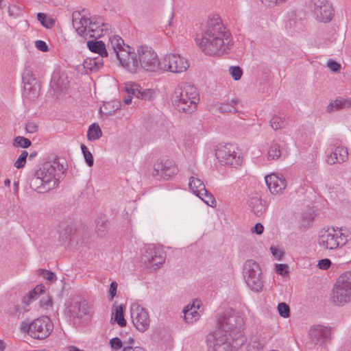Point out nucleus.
Here are the masks:
<instances>
[{"instance_id":"50","label":"nucleus","mask_w":351,"mask_h":351,"mask_svg":"<svg viewBox=\"0 0 351 351\" xmlns=\"http://www.w3.org/2000/svg\"><path fill=\"white\" fill-rule=\"evenodd\" d=\"M108 228V222L105 220L101 219L97 221V226H96V230L97 232V234L100 237H103L105 234V232H106Z\"/></svg>"},{"instance_id":"38","label":"nucleus","mask_w":351,"mask_h":351,"mask_svg":"<svg viewBox=\"0 0 351 351\" xmlns=\"http://www.w3.org/2000/svg\"><path fill=\"white\" fill-rule=\"evenodd\" d=\"M265 343V340H261L258 337H253L250 339L248 351H262Z\"/></svg>"},{"instance_id":"7","label":"nucleus","mask_w":351,"mask_h":351,"mask_svg":"<svg viewBox=\"0 0 351 351\" xmlns=\"http://www.w3.org/2000/svg\"><path fill=\"white\" fill-rule=\"evenodd\" d=\"M139 69L148 72H156L160 70L162 61L158 59L156 52L148 46H139L137 47Z\"/></svg>"},{"instance_id":"23","label":"nucleus","mask_w":351,"mask_h":351,"mask_svg":"<svg viewBox=\"0 0 351 351\" xmlns=\"http://www.w3.org/2000/svg\"><path fill=\"white\" fill-rule=\"evenodd\" d=\"M127 47H130V46L125 45L123 40L120 36L113 35L109 38L108 48L111 57L117 58V53L126 49Z\"/></svg>"},{"instance_id":"45","label":"nucleus","mask_w":351,"mask_h":351,"mask_svg":"<svg viewBox=\"0 0 351 351\" xmlns=\"http://www.w3.org/2000/svg\"><path fill=\"white\" fill-rule=\"evenodd\" d=\"M31 143L29 139L23 136H17L14 140V146L15 147L27 148L31 145Z\"/></svg>"},{"instance_id":"20","label":"nucleus","mask_w":351,"mask_h":351,"mask_svg":"<svg viewBox=\"0 0 351 351\" xmlns=\"http://www.w3.org/2000/svg\"><path fill=\"white\" fill-rule=\"evenodd\" d=\"M125 91L129 95H133L138 99L151 101L155 97L153 89H143L137 84H130L125 86Z\"/></svg>"},{"instance_id":"49","label":"nucleus","mask_w":351,"mask_h":351,"mask_svg":"<svg viewBox=\"0 0 351 351\" xmlns=\"http://www.w3.org/2000/svg\"><path fill=\"white\" fill-rule=\"evenodd\" d=\"M229 73L234 80L237 81L241 79L243 71L239 66H231L229 67Z\"/></svg>"},{"instance_id":"33","label":"nucleus","mask_w":351,"mask_h":351,"mask_svg":"<svg viewBox=\"0 0 351 351\" xmlns=\"http://www.w3.org/2000/svg\"><path fill=\"white\" fill-rule=\"evenodd\" d=\"M30 187L35 191L40 193H44L49 191V187L46 186L41 178H39L37 176V171L36 172L34 177L30 181Z\"/></svg>"},{"instance_id":"37","label":"nucleus","mask_w":351,"mask_h":351,"mask_svg":"<svg viewBox=\"0 0 351 351\" xmlns=\"http://www.w3.org/2000/svg\"><path fill=\"white\" fill-rule=\"evenodd\" d=\"M270 126L275 130L284 128L287 124V119L285 117H281L277 115L272 117L270 119Z\"/></svg>"},{"instance_id":"44","label":"nucleus","mask_w":351,"mask_h":351,"mask_svg":"<svg viewBox=\"0 0 351 351\" xmlns=\"http://www.w3.org/2000/svg\"><path fill=\"white\" fill-rule=\"evenodd\" d=\"M38 86L37 84H24V90L25 92L28 95L29 97L34 98L38 95Z\"/></svg>"},{"instance_id":"47","label":"nucleus","mask_w":351,"mask_h":351,"mask_svg":"<svg viewBox=\"0 0 351 351\" xmlns=\"http://www.w3.org/2000/svg\"><path fill=\"white\" fill-rule=\"evenodd\" d=\"M27 156V152L23 151L19 156L18 159L14 162V166L19 169L23 168L25 165Z\"/></svg>"},{"instance_id":"19","label":"nucleus","mask_w":351,"mask_h":351,"mask_svg":"<svg viewBox=\"0 0 351 351\" xmlns=\"http://www.w3.org/2000/svg\"><path fill=\"white\" fill-rule=\"evenodd\" d=\"M265 179L268 189L274 195L282 193L287 186L286 180L282 174L271 173L265 176Z\"/></svg>"},{"instance_id":"13","label":"nucleus","mask_w":351,"mask_h":351,"mask_svg":"<svg viewBox=\"0 0 351 351\" xmlns=\"http://www.w3.org/2000/svg\"><path fill=\"white\" fill-rule=\"evenodd\" d=\"M57 170L61 171L60 165L54 162L45 163L37 171V176L41 178L45 185L49 187V191L55 188L58 183V178H56Z\"/></svg>"},{"instance_id":"15","label":"nucleus","mask_w":351,"mask_h":351,"mask_svg":"<svg viewBox=\"0 0 351 351\" xmlns=\"http://www.w3.org/2000/svg\"><path fill=\"white\" fill-rule=\"evenodd\" d=\"M122 67L131 73H136L139 70L138 51H132L131 47H127L117 53L116 58Z\"/></svg>"},{"instance_id":"22","label":"nucleus","mask_w":351,"mask_h":351,"mask_svg":"<svg viewBox=\"0 0 351 351\" xmlns=\"http://www.w3.org/2000/svg\"><path fill=\"white\" fill-rule=\"evenodd\" d=\"M230 342H232V339L228 335V334H227V335H225V332L219 328L215 332H213L212 334L208 335L207 338V343L208 346V348L217 346H223L226 343Z\"/></svg>"},{"instance_id":"5","label":"nucleus","mask_w":351,"mask_h":351,"mask_svg":"<svg viewBox=\"0 0 351 351\" xmlns=\"http://www.w3.org/2000/svg\"><path fill=\"white\" fill-rule=\"evenodd\" d=\"M330 300L332 304L339 307L351 302V271L343 273L337 278Z\"/></svg>"},{"instance_id":"43","label":"nucleus","mask_w":351,"mask_h":351,"mask_svg":"<svg viewBox=\"0 0 351 351\" xmlns=\"http://www.w3.org/2000/svg\"><path fill=\"white\" fill-rule=\"evenodd\" d=\"M184 317L186 322L188 324H193L199 319L200 312H190L187 308L183 309Z\"/></svg>"},{"instance_id":"6","label":"nucleus","mask_w":351,"mask_h":351,"mask_svg":"<svg viewBox=\"0 0 351 351\" xmlns=\"http://www.w3.org/2000/svg\"><path fill=\"white\" fill-rule=\"evenodd\" d=\"M53 329V323L47 316L40 317L32 322L23 321L20 326L22 333H27L32 338L36 339H45L49 336Z\"/></svg>"},{"instance_id":"61","label":"nucleus","mask_w":351,"mask_h":351,"mask_svg":"<svg viewBox=\"0 0 351 351\" xmlns=\"http://www.w3.org/2000/svg\"><path fill=\"white\" fill-rule=\"evenodd\" d=\"M117 283L114 281L112 282L110 285L109 293L111 299H113L117 294Z\"/></svg>"},{"instance_id":"2","label":"nucleus","mask_w":351,"mask_h":351,"mask_svg":"<svg viewBox=\"0 0 351 351\" xmlns=\"http://www.w3.org/2000/svg\"><path fill=\"white\" fill-rule=\"evenodd\" d=\"M243 313L232 308L223 312L218 319L219 329L225 332L230 338H235L236 347L241 346L245 341L243 335L245 324Z\"/></svg>"},{"instance_id":"41","label":"nucleus","mask_w":351,"mask_h":351,"mask_svg":"<svg viewBox=\"0 0 351 351\" xmlns=\"http://www.w3.org/2000/svg\"><path fill=\"white\" fill-rule=\"evenodd\" d=\"M232 342L226 343L223 346H215L209 348V351H233L234 350L238 349L239 347L234 346L235 338H231Z\"/></svg>"},{"instance_id":"27","label":"nucleus","mask_w":351,"mask_h":351,"mask_svg":"<svg viewBox=\"0 0 351 351\" xmlns=\"http://www.w3.org/2000/svg\"><path fill=\"white\" fill-rule=\"evenodd\" d=\"M248 287L253 291L258 293L262 291L263 288V280L261 270L255 274V277L245 282Z\"/></svg>"},{"instance_id":"1","label":"nucleus","mask_w":351,"mask_h":351,"mask_svg":"<svg viewBox=\"0 0 351 351\" xmlns=\"http://www.w3.org/2000/svg\"><path fill=\"white\" fill-rule=\"evenodd\" d=\"M231 35L219 17L209 19L196 43L209 56H221L230 49Z\"/></svg>"},{"instance_id":"24","label":"nucleus","mask_w":351,"mask_h":351,"mask_svg":"<svg viewBox=\"0 0 351 351\" xmlns=\"http://www.w3.org/2000/svg\"><path fill=\"white\" fill-rule=\"evenodd\" d=\"M259 265L252 259L247 260L243 264V274L245 282L255 277L256 271H261Z\"/></svg>"},{"instance_id":"46","label":"nucleus","mask_w":351,"mask_h":351,"mask_svg":"<svg viewBox=\"0 0 351 351\" xmlns=\"http://www.w3.org/2000/svg\"><path fill=\"white\" fill-rule=\"evenodd\" d=\"M81 149L88 166L92 167L94 162L93 154L90 153V152L88 151L86 146L84 144L81 145Z\"/></svg>"},{"instance_id":"40","label":"nucleus","mask_w":351,"mask_h":351,"mask_svg":"<svg viewBox=\"0 0 351 351\" xmlns=\"http://www.w3.org/2000/svg\"><path fill=\"white\" fill-rule=\"evenodd\" d=\"M37 19L44 27L47 29L51 28L55 25V21L45 13H38Z\"/></svg>"},{"instance_id":"32","label":"nucleus","mask_w":351,"mask_h":351,"mask_svg":"<svg viewBox=\"0 0 351 351\" xmlns=\"http://www.w3.org/2000/svg\"><path fill=\"white\" fill-rule=\"evenodd\" d=\"M103 59L101 57H93L85 60L84 66L92 71H97L103 66Z\"/></svg>"},{"instance_id":"14","label":"nucleus","mask_w":351,"mask_h":351,"mask_svg":"<svg viewBox=\"0 0 351 351\" xmlns=\"http://www.w3.org/2000/svg\"><path fill=\"white\" fill-rule=\"evenodd\" d=\"M130 315L136 328L144 332L149 326L150 319L147 311L138 304H133L130 307Z\"/></svg>"},{"instance_id":"9","label":"nucleus","mask_w":351,"mask_h":351,"mask_svg":"<svg viewBox=\"0 0 351 351\" xmlns=\"http://www.w3.org/2000/svg\"><path fill=\"white\" fill-rule=\"evenodd\" d=\"M308 7L314 18L319 22L328 23L333 17V8L328 0H310Z\"/></svg>"},{"instance_id":"62","label":"nucleus","mask_w":351,"mask_h":351,"mask_svg":"<svg viewBox=\"0 0 351 351\" xmlns=\"http://www.w3.org/2000/svg\"><path fill=\"white\" fill-rule=\"evenodd\" d=\"M25 129L29 133H34L37 131L38 126L33 123H30L26 125Z\"/></svg>"},{"instance_id":"63","label":"nucleus","mask_w":351,"mask_h":351,"mask_svg":"<svg viewBox=\"0 0 351 351\" xmlns=\"http://www.w3.org/2000/svg\"><path fill=\"white\" fill-rule=\"evenodd\" d=\"M23 81L24 84H37L36 78L29 77L28 74L23 77Z\"/></svg>"},{"instance_id":"35","label":"nucleus","mask_w":351,"mask_h":351,"mask_svg":"<svg viewBox=\"0 0 351 351\" xmlns=\"http://www.w3.org/2000/svg\"><path fill=\"white\" fill-rule=\"evenodd\" d=\"M282 154L281 145L278 143L271 144L269 147L267 158L268 160H277Z\"/></svg>"},{"instance_id":"16","label":"nucleus","mask_w":351,"mask_h":351,"mask_svg":"<svg viewBox=\"0 0 351 351\" xmlns=\"http://www.w3.org/2000/svg\"><path fill=\"white\" fill-rule=\"evenodd\" d=\"M318 244L319 247L326 250H335L340 246L337 230L333 228H323L321 230Z\"/></svg>"},{"instance_id":"28","label":"nucleus","mask_w":351,"mask_h":351,"mask_svg":"<svg viewBox=\"0 0 351 351\" xmlns=\"http://www.w3.org/2000/svg\"><path fill=\"white\" fill-rule=\"evenodd\" d=\"M249 206L251 210L256 216H261L265 210V204L260 197L256 195L252 197L249 201Z\"/></svg>"},{"instance_id":"8","label":"nucleus","mask_w":351,"mask_h":351,"mask_svg":"<svg viewBox=\"0 0 351 351\" xmlns=\"http://www.w3.org/2000/svg\"><path fill=\"white\" fill-rule=\"evenodd\" d=\"M215 155L223 165L237 167L243 162L240 150L232 144L220 145L216 149Z\"/></svg>"},{"instance_id":"36","label":"nucleus","mask_w":351,"mask_h":351,"mask_svg":"<svg viewBox=\"0 0 351 351\" xmlns=\"http://www.w3.org/2000/svg\"><path fill=\"white\" fill-rule=\"evenodd\" d=\"M285 26L287 28H295L297 25L298 14L297 10L291 9L286 14Z\"/></svg>"},{"instance_id":"12","label":"nucleus","mask_w":351,"mask_h":351,"mask_svg":"<svg viewBox=\"0 0 351 351\" xmlns=\"http://www.w3.org/2000/svg\"><path fill=\"white\" fill-rule=\"evenodd\" d=\"M91 305L86 300L79 297L70 299L66 303V313L69 317L75 319L84 315H88Z\"/></svg>"},{"instance_id":"25","label":"nucleus","mask_w":351,"mask_h":351,"mask_svg":"<svg viewBox=\"0 0 351 351\" xmlns=\"http://www.w3.org/2000/svg\"><path fill=\"white\" fill-rule=\"evenodd\" d=\"M350 107H351V99L339 97L330 102L326 108V111L330 113L335 110H340Z\"/></svg>"},{"instance_id":"55","label":"nucleus","mask_w":351,"mask_h":351,"mask_svg":"<svg viewBox=\"0 0 351 351\" xmlns=\"http://www.w3.org/2000/svg\"><path fill=\"white\" fill-rule=\"evenodd\" d=\"M331 265V261L328 258H324L319 261L317 267L321 269H328Z\"/></svg>"},{"instance_id":"17","label":"nucleus","mask_w":351,"mask_h":351,"mask_svg":"<svg viewBox=\"0 0 351 351\" xmlns=\"http://www.w3.org/2000/svg\"><path fill=\"white\" fill-rule=\"evenodd\" d=\"M178 169L170 160H161L154 165L153 176L157 179L167 180L177 173Z\"/></svg>"},{"instance_id":"54","label":"nucleus","mask_w":351,"mask_h":351,"mask_svg":"<svg viewBox=\"0 0 351 351\" xmlns=\"http://www.w3.org/2000/svg\"><path fill=\"white\" fill-rule=\"evenodd\" d=\"M287 265L285 264H276V272L282 276H286L288 274Z\"/></svg>"},{"instance_id":"39","label":"nucleus","mask_w":351,"mask_h":351,"mask_svg":"<svg viewBox=\"0 0 351 351\" xmlns=\"http://www.w3.org/2000/svg\"><path fill=\"white\" fill-rule=\"evenodd\" d=\"M337 236L340 245H344L351 240V231L346 228L341 227L337 230Z\"/></svg>"},{"instance_id":"18","label":"nucleus","mask_w":351,"mask_h":351,"mask_svg":"<svg viewBox=\"0 0 351 351\" xmlns=\"http://www.w3.org/2000/svg\"><path fill=\"white\" fill-rule=\"evenodd\" d=\"M330 328L322 325H313L308 331V336L311 341L320 346H323L330 339Z\"/></svg>"},{"instance_id":"3","label":"nucleus","mask_w":351,"mask_h":351,"mask_svg":"<svg viewBox=\"0 0 351 351\" xmlns=\"http://www.w3.org/2000/svg\"><path fill=\"white\" fill-rule=\"evenodd\" d=\"M171 101L179 111L191 114L196 110L199 97L197 88L193 84L181 82L175 88Z\"/></svg>"},{"instance_id":"58","label":"nucleus","mask_w":351,"mask_h":351,"mask_svg":"<svg viewBox=\"0 0 351 351\" xmlns=\"http://www.w3.org/2000/svg\"><path fill=\"white\" fill-rule=\"evenodd\" d=\"M35 47L43 52H46L49 50L48 46L43 40H36L35 42Z\"/></svg>"},{"instance_id":"11","label":"nucleus","mask_w":351,"mask_h":351,"mask_svg":"<svg viewBox=\"0 0 351 351\" xmlns=\"http://www.w3.org/2000/svg\"><path fill=\"white\" fill-rule=\"evenodd\" d=\"M189 67V63L184 57L179 54L169 53L164 57L160 70L179 73L186 71Z\"/></svg>"},{"instance_id":"26","label":"nucleus","mask_w":351,"mask_h":351,"mask_svg":"<svg viewBox=\"0 0 351 351\" xmlns=\"http://www.w3.org/2000/svg\"><path fill=\"white\" fill-rule=\"evenodd\" d=\"M87 46L92 52L98 54L97 57H101V58L103 59V58L108 57V56L106 45L104 42L101 40L88 41Z\"/></svg>"},{"instance_id":"57","label":"nucleus","mask_w":351,"mask_h":351,"mask_svg":"<svg viewBox=\"0 0 351 351\" xmlns=\"http://www.w3.org/2000/svg\"><path fill=\"white\" fill-rule=\"evenodd\" d=\"M261 2L267 7L274 8L282 4L280 0H261Z\"/></svg>"},{"instance_id":"29","label":"nucleus","mask_w":351,"mask_h":351,"mask_svg":"<svg viewBox=\"0 0 351 351\" xmlns=\"http://www.w3.org/2000/svg\"><path fill=\"white\" fill-rule=\"evenodd\" d=\"M240 102L238 99H232L227 103H217L215 104V109L221 113L225 112H237V110L235 108L234 105L238 104Z\"/></svg>"},{"instance_id":"10","label":"nucleus","mask_w":351,"mask_h":351,"mask_svg":"<svg viewBox=\"0 0 351 351\" xmlns=\"http://www.w3.org/2000/svg\"><path fill=\"white\" fill-rule=\"evenodd\" d=\"M165 259L166 253L162 247L154 245H148L144 247L142 260L147 266L153 267L154 270L161 266Z\"/></svg>"},{"instance_id":"34","label":"nucleus","mask_w":351,"mask_h":351,"mask_svg":"<svg viewBox=\"0 0 351 351\" xmlns=\"http://www.w3.org/2000/svg\"><path fill=\"white\" fill-rule=\"evenodd\" d=\"M102 136V131L98 124L93 123L88 127L87 138L90 141L99 139Z\"/></svg>"},{"instance_id":"30","label":"nucleus","mask_w":351,"mask_h":351,"mask_svg":"<svg viewBox=\"0 0 351 351\" xmlns=\"http://www.w3.org/2000/svg\"><path fill=\"white\" fill-rule=\"evenodd\" d=\"M189 186L193 193L197 196L199 195H201L202 191L206 189L203 181L193 176H191L189 178Z\"/></svg>"},{"instance_id":"31","label":"nucleus","mask_w":351,"mask_h":351,"mask_svg":"<svg viewBox=\"0 0 351 351\" xmlns=\"http://www.w3.org/2000/svg\"><path fill=\"white\" fill-rule=\"evenodd\" d=\"M123 306L119 305L112 308L111 321L118 323L121 326H126V320L124 319Z\"/></svg>"},{"instance_id":"42","label":"nucleus","mask_w":351,"mask_h":351,"mask_svg":"<svg viewBox=\"0 0 351 351\" xmlns=\"http://www.w3.org/2000/svg\"><path fill=\"white\" fill-rule=\"evenodd\" d=\"M197 197L202 199V201H204L208 206L211 207H215L216 206V200L214 196L211 193H208L206 189H204L202 191V195H199Z\"/></svg>"},{"instance_id":"52","label":"nucleus","mask_w":351,"mask_h":351,"mask_svg":"<svg viewBox=\"0 0 351 351\" xmlns=\"http://www.w3.org/2000/svg\"><path fill=\"white\" fill-rule=\"evenodd\" d=\"M40 305L45 309H48L52 306V300L49 296L43 298L40 301Z\"/></svg>"},{"instance_id":"21","label":"nucleus","mask_w":351,"mask_h":351,"mask_svg":"<svg viewBox=\"0 0 351 351\" xmlns=\"http://www.w3.org/2000/svg\"><path fill=\"white\" fill-rule=\"evenodd\" d=\"M348 160V152L346 147L338 146L327 156L326 162L332 165L336 163H343Z\"/></svg>"},{"instance_id":"4","label":"nucleus","mask_w":351,"mask_h":351,"mask_svg":"<svg viewBox=\"0 0 351 351\" xmlns=\"http://www.w3.org/2000/svg\"><path fill=\"white\" fill-rule=\"evenodd\" d=\"M73 26L77 34L83 37L99 38L108 29V24L104 23L100 17H82L80 20L73 19Z\"/></svg>"},{"instance_id":"53","label":"nucleus","mask_w":351,"mask_h":351,"mask_svg":"<svg viewBox=\"0 0 351 351\" xmlns=\"http://www.w3.org/2000/svg\"><path fill=\"white\" fill-rule=\"evenodd\" d=\"M200 306L201 302L199 300H195L191 304H189L185 306L184 308H187L191 313L199 312L198 310L199 309Z\"/></svg>"},{"instance_id":"56","label":"nucleus","mask_w":351,"mask_h":351,"mask_svg":"<svg viewBox=\"0 0 351 351\" xmlns=\"http://www.w3.org/2000/svg\"><path fill=\"white\" fill-rule=\"evenodd\" d=\"M327 66L332 72H338L341 69V64L334 60H330L328 61Z\"/></svg>"},{"instance_id":"64","label":"nucleus","mask_w":351,"mask_h":351,"mask_svg":"<svg viewBox=\"0 0 351 351\" xmlns=\"http://www.w3.org/2000/svg\"><path fill=\"white\" fill-rule=\"evenodd\" d=\"M123 351H145V349H143L141 347L136 346V347H132V346H127L125 347L123 350Z\"/></svg>"},{"instance_id":"60","label":"nucleus","mask_w":351,"mask_h":351,"mask_svg":"<svg viewBox=\"0 0 351 351\" xmlns=\"http://www.w3.org/2000/svg\"><path fill=\"white\" fill-rule=\"evenodd\" d=\"M264 231V226L261 223H257L256 225L252 228V232L256 234H261Z\"/></svg>"},{"instance_id":"51","label":"nucleus","mask_w":351,"mask_h":351,"mask_svg":"<svg viewBox=\"0 0 351 351\" xmlns=\"http://www.w3.org/2000/svg\"><path fill=\"white\" fill-rule=\"evenodd\" d=\"M39 275L50 282H55L57 280L56 274L49 270L42 269L39 271Z\"/></svg>"},{"instance_id":"59","label":"nucleus","mask_w":351,"mask_h":351,"mask_svg":"<svg viewBox=\"0 0 351 351\" xmlns=\"http://www.w3.org/2000/svg\"><path fill=\"white\" fill-rule=\"evenodd\" d=\"M110 343L111 347L116 350L120 349L122 347V341L118 337L112 338L110 341Z\"/></svg>"},{"instance_id":"48","label":"nucleus","mask_w":351,"mask_h":351,"mask_svg":"<svg viewBox=\"0 0 351 351\" xmlns=\"http://www.w3.org/2000/svg\"><path fill=\"white\" fill-rule=\"evenodd\" d=\"M278 311L279 315L284 317L287 318L290 316V308L288 304L285 302L279 303L278 305Z\"/></svg>"}]
</instances>
